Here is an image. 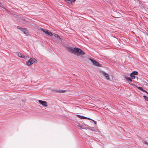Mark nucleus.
I'll return each mask as SVG.
<instances>
[{
  "label": "nucleus",
  "instance_id": "16",
  "mask_svg": "<svg viewBox=\"0 0 148 148\" xmlns=\"http://www.w3.org/2000/svg\"><path fill=\"white\" fill-rule=\"evenodd\" d=\"M40 29L42 31H43L45 33V31H47V29H45L42 28H41Z\"/></svg>",
  "mask_w": 148,
  "mask_h": 148
},
{
  "label": "nucleus",
  "instance_id": "22",
  "mask_svg": "<svg viewBox=\"0 0 148 148\" xmlns=\"http://www.w3.org/2000/svg\"><path fill=\"white\" fill-rule=\"evenodd\" d=\"M95 124H96V121H93Z\"/></svg>",
  "mask_w": 148,
  "mask_h": 148
},
{
  "label": "nucleus",
  "instance_id": "9",
  "mask_svg": "<svg viewBox=\"0 0 148 148\" xmlns=\"http://www.w3.org/2000/svg\"><path fill=\"white\" fill-rule=\"evenodd\" d=\"M45 33L47 34L48 36H52L53 35L52 32L47 30V31H45Z\"/></svg>",
  "mask_w": 148,
  "mask_h": 148
},
{
  "label": "nucleus",
  "instance_id": "24",
  "mask_svg": "<svg viewBox=\"0 0 148 148\" xmlns=\"http://www.w3.org/2000/svg\"><path fill=\"white\" fill-rule=\"evenodd\" d=\"M142 91H143V92H145V90H143H143H142Z\"/></svg>",
  "mask_w": 148,
  "mask_h": 148
},
{
  "label": "nucleus",
  "instance_id": "23",
  "mask_svg": "<svg viewBox=\"0 0 148 148\" xmlns=\"http://www.w3.org/2000/svg\"><path fill=\"white\" fill-rule=\"evenodd\" d=\"M129 81L130 82H132V80L130 78V80H129Z\"/></svg>",
  "mask_w": 148,
  "mask_h": 148
},
{
  "label": "nucleus",
  "instance_id": "11",
  "mask_svg": "<svg viewBox=\"0 0 148 148\" xmlns=\"http://www.w3.org/2000/svg\"><path fill=\"white\" fill-rule=\"evenodd\" d=\"M21 58L26 59L27 58H29V57H28L27 56H25L24 55H23V54H22V57H21Z\"/></svg>",
  "mask_w": 148,
  "mask_h": 148
},
{
  "label": "nucleus",
  "instance_id": "15",
  "mask_svg": "<svg viewBox=\"0 0 148 148\" xmlns=\"http://www.w3.org/2000/svg\"><path fill=\"white\" fill-rule=\"evenodd\" d=\"M143 97H144L145 99L147 101H148V97L146 96L145 95L143 96Z\"/></svg>",
  "mask_w": 148,
  "mask_h": 148
},
{
  "label": "nucleus",
  "instance_id": "13",
  "mask_svg": "<svg viewBox=\"0 0 148 148\" xmlns=\"http://www.w3.org/2000/svg\"><path fill=\"white\" fill-rule=\"evenodd\" d=\"M88 129L90 130H92V131H94L95 130V128L94 127H89L88 128Z\"/></svg>",
  "mask_w": 148,
  "mask_h": 148
},
{
  "label": "nucleus",
  "instance_id": "8",
  "mask_svg": "<svg viewBox=\"0 0 148 148\" xmlns=\"http://www.w3.org/2000/svg\"><path fill=\"white\" fill-rule=\"evenodd\" d=\"M21 31L25 34L28 35L29 33V31L25 28H22L21 29Z\"/></svg>",
  "mask_w": 148,
  "mask_h": 148
},
{
  "label": "nucleus",
  "instance_id": "4",
  "mask_svg": "<svg viewBox=\"0 0 148 148\" xmlns=\"http://www.w3.org/2000/svg\"><path fill=\"white\" fill-rule=\"evenodd\" d=\"M77 122L76 123H77L78 124L77 125L78 127H79L80 129H84V125H83L82 122H81L80 121H79V123H78V121H77Z\"/></svg>",
  "mask_w": 148,
  "mask_h": 148
},
{
  "label": "nucleus",
  "instance_id": "21",
  "mask_svg": "<svg viewBox=\"0 0 148 148\" xmlns=\"http://www.w3.org/2000/svg\"><path fill=\"white\" fill-rule=\"evenodd\" d=\"M138 88L141 90H143V88L140 87H138Z\"/></svg>",
  "mask_w": 148,
  "mask_h": 148
},
{
  "label": "nucleus",
  "instance_id": "25",
  "mask_svg": "<svg viewBox=\"0 0 148 148\" xmlns=\"http://www.w3.org/2000/svg\"><path fill=\"white\" fill-rule=\"evenodd\" d=\"M145 92L146 93H148V92H147V91H146V90L145 91Z\"/></svg>",
  "mask_w": 148,
  "mask_h": 148
},
{
  "label": "nucleus",
  "instance_id": "6",
  "mask_svg": "<svg viewBox=\"0 0 148 148\" xmlns=\"http://www.w3.org/2000/svg\"><path fill=\"white\" fill-rule=\"evenodd\" d=\"M77 116L78 117L80 118L81 119H85L89 120H93L92 119H90V118H87V117H85V116H81V115H77Z\"/></svg>",
  "mask_w": 148,
  "mask_h": 148
},
{
  "label": "nucleus",
  "instance_id": "1",
  "mask_svg": "<svg viewBox=\"0 0 148 148\" xmlns=\"http://www.w3.org/2000/svg\"><path fill=\"white\" fill-rule=\"evenodd\" d=\"M69 51L71 52L75 55L79 57H82V56L84 55V52L81 49L77 47L74 48H69Z\"/></svg>",
  "mask_w": 148,
  "mask_h": 148
},
{
  "label": "nucleus",
  "instance_id": "20",
  "mask_svg": "<svg viewBox=\"0 0 148 148\" xmlns=\"http://www.w3.org/2000/svg\"><path fill=\"white\" fill-rule=\"evenodd\" d=\"M17 28L18 29H20L21 30V29H22V28H21L20 26H18L17 27Z\"/></svg>",
  "mask_w": 148,
  "mask_h": 148
},
{
  "label": "nucleus",
  "instance_id": "19",
  "mask_svg": "<svg viewBox=\"0 0 148 148\" xmlns=\"http://www.w3.org/2000/svg\"><path fill=\"white\" fill-rule=\"evenodd\" d=\"M66 92L65 90H61L59 91V92L61 93H63L64 92Z\"/></svg>",
  "mask_w": 148,
  "mask_h": 148
},
{
  "label": "nucleus",
  "instance_id": "12",
  "mask_svg": "<svg viewBox=\"0 0 148 148\" xmlns=\"http://www.w3.org/2000/svg\"><path fill=\"white\" fill-rule=\"evenodd\" d=\"M130 77H132V79H134L135 78V76H134V75H133V73H131L130 74Z\"/></svg>",
  "mask_w": 148,
  "mask_h": 148
},
{
  "label": "nucleus",
  "instance_id": "3",
  "mask_svg": "<svg viewBox=\"0 0 148 148\" xmlns=\"http://www.w3.org/2000/svg\"><path fill=\"white\" fill-rule=\"evenodd\" d=\"M89 59L91 60L94 65L99 67L102 66L101 65L96 61L91 59Z\"/></svg>",
  "mask_w": 148,
  "mask_h": 148
},
{
  "label": "nucleus",
  "instance_id": "2",
  "mask_svg": "<svg viewBox=\"0 0 148 148\" xmlns=\"http://www.w3.org/2000/svg\"><path fill=\"white\" fill-rule=\"evenodd\" d=\"M36 60L34 58H31L27 62V65L29 66L35 62Z\"/></svg>",
  "mask_w": 148,
  "mask_h": 148
},
{
  "label": "nucleus",
  "instance_id": "17",
  "mask_svg": "<svg viewBox=\"0 0 148 148\" xmlns=\"http://www.w3.org/2000/svg\"><path fill=\"white\" fill-rule=\"evenodd\" d=\"M125 79L128 81L130 79V78L129 77H127V76H125Z\"/></svg>",
  "mask_w": 148,
  "mask_h": 148
},
{
  "label": "nucleus",
  "instance_id": "10",
  "mask_svg": "<svg viewBox=\"0 0 148 148\" xmlns=\"http://www.w3.org/2000/svg\"><path fill=\"white\" fill-rule=\"evenodd\" d=\"M53 36H55V37H56L58 39H59L60 40H61V38H60V37L58 36V35L57 34H53Z\"/></svg>",
  "mask_w": 148,
  "mask_h": 148
},
{
  "label": "nucleus",
  "instance_id": "14",
  "mask_svg": "<svg viewBox=\"0 0 148 148\" xmlns=\"http://www.w3.org/2000/svg\"><path fill=\"white\" fill-rule=\"evenodd\" d=\"M132 73H133V75H137L138 74V72L137 71H133Z\"/></svg>",
  "mask_w": 148,
  "mask_h": 148
},
{
  "label": "nucleus",
  "instance_id": "18",
  "mask_svg": "<svg viewBox=\"0 0 148 148\" xmlns=\"http://www.w3.org/2000/svg\"><path fill=\"white\" fill-rule=\"evenodd\" d=\"M17 55L19 57L21 58L22 57V54L20 53H18Z\"/></svg>",
  "mask_w": 148,
  "mask_h": 148
},
{
  "label": "nucleus",
  "instance_id": "7",
  "mask_svg": "<svg viewBox=\"0 0 148 148\" xmlns=\"http://www.w3.org/2000/svg\"><path fill=\"white\" fill-rule=\"evenodd\" d=\"M101 73L104 76L106 77V79H109V76L107 73L104 71H101Z\"/></svg>",
  "mask_w": 148,
  "mask_h": 148
},
{
  "label": "nucleus",
  "instance_id": "5",
  "mask_svg": "<svg viewBox=\"0 0 148 148\" xmlns=\"http://www.w3.org/2000/svg\"><path fill=\"white\" fill-rule=\"evenodd\" d=\"M38 101L40 104L45 107L47 106V103L46 101H43L42 100H39Z\"/></svg>",
  "mask_w": 148,
  "mask_h": 148
}]
</instances>
